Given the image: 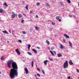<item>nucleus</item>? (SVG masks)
<instances>
[{"label":"nucleus","mask_w":79,"mask_h":79,"mask_svg":"<svg viewBox=\"0 0 79 79\" xmlns=\"http://www.w3.org/2000/svg\"><path fill=\"white\" fill-rule=\"evenodd\" d=\"M7 66L9 68H11L12 65L13 69H11L10 72V77L11 79L15 78V76H18V65L13 60H10L7 62Z\"/></svg>","instance_id":"f257e3e1"},{"label":"nucleus","mask_w":79,"mask_h":79,"mask_svg":"<svg viewBox=\"0 0 79 79\" xmlns=\"http://www.w3.org/2000/svg\"><path fill=\"white\" fill-rule=\"evenodd\" d=\"M64 68H66H66H68V61H66L64 63Z\"/></svg>","instance_id":"f03ea898"},{"label":"nucleus","mask_w":79,"mask_h":79,"mask_svg":"<svg viewBox=\"0 0 79 79\" xmlns=\"http://www.w3.org/2000/svg\"><path fill=\"white\" fill-rule=\"evenodd\" d=\"M16 52H17L18 54V55H21V52H20L19 51V49H17L16 50H15Z\"/></svg>","instance_id":"7ed1b4c3"},{"label":"nucleus","mask_w":79,"mask_h":79,"mask_svg":"<svg viewBox=\"0 0 79 79\" xmlns=\"http://www.w3.org/2000/svg\"><path fill=\"white\" fill-rule=\"evenodd\" d=\"M12 13L13 15H11V17L12 18H15V12H13Z\"/></svg>","instance_id":"20e7f679"},{"label":"nucleus","mask_w":79,"mask_h":79,"mask_svg":"<svg viewBox=\"0 0 79 79\" xmlns=\"http://www.w3.org/2000/svg\"><path fill=\"white\" fill-rule=\"evenodd\" d=\"M25 70L26 72V74H27L29 73V70H28V69H27V68H25Z\"/></svg>","instance_id":"39448f33"},{"label":"nucleus","mask_w":79,"mask_h":79,"mask_svg":"<svg viewBox=\"0 0 79 79\" xmlns=\"http://www.w3.org/2000/svg\"><path fill=\"white\" fill-rule=\"evenodd\" d=\"M64 36L65 37H66V38H67V39H68V38H69V36L67 35L66 34H64Z\"/></svg>","instance_id":"423d86ee"},{"label":"nucleus","mask_w":79,"mask_h":79,"mask_svg":"<svg viewBox=\"0 0 79 79\" xmlns=\"http://www.w3.org/2000/svg\"><path fill=\"white\" fill-rule=\"evenodd\" d=\"M46 6L47 8H50V6L49 5V4H48V3H46Z\"/></svg>","instance_id":"0eeeda50"},{"label":"nucleus","mask_w":79,"mask_h":79,"mask_svg":"<svg viewBox=\"0 0 79 79\" xmlns=\"http://www.w3.org/2000/svg\"><path fill=\"white\" fill-rule=\"evenodd\" d=\"M0 13H4V11L2 9H0Z\"/></svg>","instance_id":"6e6552de"},{"label":"nucleus","mask_w":79,"mask_h":79,"mask_svg":"<svg viewBox=\"0 0 79 79\" xmlns=\"http://www.w3.org/2000/svg\"><path fill=\"white\" fill-rule=\"evenodd\" d=\"M47 62H48V60H46L44 61V64H45V65H46V64H47Z\"/></svg>","instance_id":"1a4fd4ad"},{"label":"nucleus","mask_w":79,"mask_h":79,"mask_svg":"<svg viewBox=\"0 0 79 79\" xmlns=\"http://www.w3.org/2000/svg\"><path fill=\"white\" fill-rule=\"evenodd\" d=\"M32 50L34 52V53H36H36H37V51L35 49H33Z\"/></svg>","instance_id":"9d476101"},{"label":"nucleus","mask_w":79,"mask_h":79,"mask_svg":"<svg viewBox=\"0 0 79 79\" xmlns=\"http://www.w3.org/2000/svg\"><path fill=\"white\" fill-rule=\"evenodd\" d=\"M69 64L70 65H73V62H72L71 60H70L69 61Z\"/></svg>","instance_id":"9b49d317"},{"label":"nucleus","mask_w":79,"mask_h":79,"mask_svg":"<svg viewBox=\"0 0 79 79\" xmlns=\"http://www.w3.org/2000/svg\"><path fill=\"white\" fill-rule=\"evenodd\" d=\"M64 46H63V45H60V48L61 49H64Z\"/></svg>","instance_id":"f8f14e48"},{"label":"nucleus","mask_w":79,"mask_h":79,"mask_svg":"<svg viewBox=\"0 0 79 79\" xmlns=\"http://www.w3.org/2000/svg\"><path fill=\"white\" fill-rule=\"evenodd\" d=\"M57 55L58 56L59 58H60V57H62V55L61 54H58Z\"/></svg>","instance_id":"ddd939ff"},{"label":"nucleus","mask_w":79,"mask_h":79,"mask_svg":"<svg viewBox=\"0 0 79 79\" xmlns=\"http://www.w3.org/2000/svg\"><path fill=\"white\" fill-rule=\"evenodd\" d=\"M2 32H3V33H4L5 34H8V33L6 31H3Z\"/></svg>","instance_id":"4468645a"},{"label":"nucleus","mask_w":79,"mask_h":79,"mask_svg":"<svg viewBox=\"0 0 79 79\" xmlns=\"http://www.w3.org/2000/svg\"><path fill=\"white\" fill-rule=\"evenodd\" d=\"M21 17H22V15H21V14H19V18H21Z\"/></svg>","instance_id":"2eb2a0df"},{"label":"nucleus","mask_w":79,"mask_h":79,"mask_svg":"<svg viewBox=\"0 0 79 79\" xmlns=\"http://www.w3.org/2000/svg\"><path fill=\"white\" fill-rule=\"evenodd\" d=\"M31 47V45L30 44L28 45V49H30V48Z\"/></svg>","instance_id":"dca6fc26"},{"label":"nucleus","mask_w":79,"mask_h":79,"mask_svg":"<svg viewBox=\"0 0 79 79\" xmlns=\"http://www.w3.org/2000/svg\"><path fill=\"white\" fill-rule=\"evenodd\" d=\"M35 29H36V30H38L39 29V28L37 26H36L35 27Z\"/></svg>","instance_id":"f3484780"},{"label":"nucleus","mask_w":79,"mask_h":79,"mask_svg":"<svg viewBox=\"0 0 79 79\" xmlns=\"http://www.w3.org/2000/svg\"><path fill=\"white\" fill-rule=\"evenodd\" d=\"M56 19H57V20L59 19H60V17L58 16H56Z\"/></svg>","instance_id":"a211bd4d"},{"label":"nucleus","mask_w":79,"mask_h":79,"mask_svg":"<svg viewBox=\"0 0 79 79\" xmlns=\"http://www.w3.org/2000/svg\"><path fill=\"white\" fill-rule=\"evenodd\" d=\"M46 42L47 44H48V45H49V44H50V42H49V41L47 40H46Z\"/></svg>","instance_id":"6ab92c4d"},{"label":"nucleus","mask_w":79,"mask_h":79,"mask_svg":"<svg viewBox=\"0 0 79 79\" xmlns=\"http://www.w3.org/2000/svg\"><path fill=\"white\" fill-rule=\"evenodd\" d=\"M1 59L2 60H4V57H3V56H2L1 58Z\"/></svg>","instance_id":"aec40b11"},{"label":"nucleus","mask_w":79,"mask_h":79,"mask_svg":"<svg viewBox=\"0 0 79 79\" xmlns=\"http://www.w3.org/2000/svg\"><path fill=\"white\" fill-rule=\"evenodd\" d=\"M34 64V61H31V66H32V67H33V64Z\"/></svg>","instance_id":"412c9836"},{"label":"nucleus","mask_w":79,"mask_h":79,"mask_svg":"<svg viewBox=\"0 0 79 79\" xmlns=\"http://www.w3.org/2000/svg\"><path fill=\"white\" fill-rule=\"evenodd\" d=\"M3 5H4V6H8L7 5V4L6 2H5V3L3 4Z\"/></svg>","instance_id":"4be33fe9"},{"label":"nucleus","mask_w":79,"mask_h":79,"mask_svg":"<svg viewBox=\"0 0 79 79\" xmlns=\"http://www.w3.org/2000/svg\"><path fill=\"white\" fill-rule=\"evenodd\" d=\"M67 2L69 3H71V1L70 0H67Z\"/></svg>","instance_id":"5701e85b"},{"label":"nucleus","mask_w":79,"mask_h":79,"mask_svg":"<svg viewBox=\"0 0 79 79\" xmlns=\"http://www.w3.org/2000/svg\"><path fill=\"white\" fill-rule=\"evenodd\" d=\"M28 53L29 55H32V53H31V52H28Z\"/></svg>","instance_id":"b1692460"},{"label":"nucleus","mask_w":79,"mask_h":79,"mask_svg":"<svg viewBox=\"0 0 79 79\" xmlns=\"http://www.w3.org/2000/svg\"><path fill=\"white\" fill-rule=\"evenodd\" d=\"M69 44H70L69 45V47H72V46L71 45V42H69Z\"/></svg>","instance_id":"393cba45"},{"label":"nucleus","mask_w":79,"mask_h":79,"mask_svg":"<svg viewBox=\"0 0 79 79\" xmlns=\"http://www.w3.org/2000/svg\"><path fill=\"white\" fill-rule=\"evenodd\" d=\"M63 41L64 43H66V40H65L64 39H63Z\"/></svg>","instance_id":"a878e982"},{"label":"nucleus","mask_w":79,"mask_h":79,"mask_svg":"<svg viewBox=\"0 0 79 79\" xmlns=\"http://www.w3.org/2000/svg\"><path fill=\"white\" fill-rule=\"evenodd\" d=\"M36 5L37 6H39V5H40V3L39 2H38L36 3Z\"/></svg>","instance_id":"bb28decb"},{"label":"nucleus","mask_w":79,"mask_h":79,"mask_svg":"<svg viewBox=\"0 0 79 79\" xmlns=\"http://www.w3.org/2000/svg\"><path fill=\"white\" fill-rule=\"evenodd\" d=\"M42 72L43 73V74H45V71H44V70H42Z\"/></svg>","instance_id":"cd10ccee"},{"label":"nucleus","mask_w":79,"mask_h":79,"mask_svg":"<svg viewBox=\"0 0 79 79\" xmlns=\"http://www.w3.org/2000/svg\"><path fill=\"white\" fill-rule=\"evenodd\" d=\"M50 52H51V53L52 54V55H54V53H53V52H52V51H51Z\"/></svg>","instance_id":"c85d7f7f"},{"label":"nucleus","mask_w":79,"mask_h":79,"mask_svg":"<svg viewBox=\"0 0 79 79\" xmlns=\"http://www.w3.org/2000/svg\"><path fill=\"white\" fill-rule=\"evenodd\" d=\"M51 50H53V49H54V48H54V47L53 46L51 48Z\"/></svg>","instance_id":"c756f323"},{"label":"nucleus","mask_w":79,"mask_h":79,"mask_svg":"<svg viewBox=\"0 0 79 79\" xmlns=\"http://www.w3.org/2000/svg\"><path fill=\"white\" fill-rule=\"evenodd\" d=\"M60 5H61V6H63V4L62 3V2H60Z\"/></svg>","instance_id":"7c9ffc66"},{"label":"nucleus","mask_w":79,"mask_h":79,"mask_svg":"<svg viewBox=\"0 0 79 79\" xmlns=\"http://www.w3.org/2000/svg\"><path fill=\"white\" fill-rule=\"evenodd\" d=\"M23 34H26V32L25 31H23Z\"/></svg>","instance_id":"2f4dec72"},{"label":"nucleus","mask_w":79,"mask_h":79,"mask_svg":"<svg viewBox=\"0 0 79 79\" xmlns=\"http://www.w3.org/2000/svg\"><path fill=\"white\" fill-rule=\"evenodd\" d=\"M67 78L68 79H71V77L70 76L68 77Z\"/></svg>","instance_id":"473e14b6"},{"label":"nucleus","mask_w":79,"mask_h":79,"mask_svg":"<svg viewBox=\"0 0 79 79\" xmlns=\"http://www.w3.org/2000/svg\"><path fill=\"white\" fill-rule=\"evenodd\" d=\"M25 8L26 9V10H28V8H27V6H26L25 7Z\"/></svg>","instance_id":"72a5a7b5"},{"label":"nucleus","mask_w":79,"mask_h":79,"mask_svg":"<svg viewBox=\"0 0 79 79\" xmlns=\"http://www.w3.org/2000/svg\"><path fill=\"white\" fill-rule=\"evenodd\" d=\"M77 73H79V69H77Z\"/></svg>","instance_id":"f704fd0d"},{"label":"nucleus","mask_w":79,"mask_h":79,"mask_svg":"<svg viewBox=\"0 0 79 79\" xmlns=\"http://www.w3.org/2000/svg\"><path fill=\"white\" fill-rule=\"evenodd\" d=\"M19 42H20V43H21V42H22V41H21V40H19Z\"/></svg>","instance_id":"c9c22d12"},{"label":"nucleus","mask_w":79,"mask_h":79,"mask_svg":"<svg viewBox=\"0 0 79 79\" xmlns=\"http://www.w3.org/2000/svg\"><path fill=\"white\" fill-rule=\"evenodd\" d=\"M38 71L40 72L41 71V70H40V69H38Z\"/></svg>","instance_id":"e433bc0d"},{"label":"nucleus","mask_w":79,"mask_h":79,"mask_svg":"<svg viewBox=\"0 0 79 79\" xmlns=\"http://www.w3.org/2000/svg\"><path fill=\"white\" fill-rule=\"evenodd\" d=\"M37 76H39V77H40V74H37Z\"/></svg>","instance_id":"4c0bfd02"},{"label":"nucleus","mask_w":79,"mask_h":79,"mask_svg":"<svg viewBox=\"0 0 79 79\" xmlns=\"http://www.w3.org/2000/svg\"><path fill=\"white\" fill-rule=\"evenodd\" d=\"M52 25H55V23H53V22H52Z\"/></svg>","instance_id":"58836bf2"},{"label":"nucleus","mask_w":79,"mask_h":79,"mask_svg":"<svg viewBox=\"0 0 79 79\" xmlns=\"http://www.w3.org/2000/svg\"><path fill=\"white\" fill-rule=\"evenodd\" d=\"M23 15H24V16H26H26H26V14H23Z\"/></svg>","instance_id":"ea45409f"},{"label":"nucleus","mask_w":79,"mask_h":79,"mask_svg":"<svg viewBox=\"0 0 79 79\" xmlns=\"http://www.w3.org/2000/svg\"><path fill=\"white\" fill-rule=\"evenodd\" d=\"M21 23H24V20H21Z\"/></svg>","instance_id":"a19ab883"},{"label":"nucleus","mask_w":79,"mask_h":79,"mask_svg":"<svg viewBox=\"0 0 79 79\" xmlns=\"http://www.w3.org/2000/svg\"><path fill=\"white\" fill-rule=\"evenodd\" d=\"M50 60L51 61H52V60H52V59H50V58H49Z\"/></svg>","instance_id":"79ce46f5"},{"label":"nucleus","mask_w":79,"mask_h":79,"mask_svg":"<svg viewBox=\"0 0 79 79\" xmlns=\"http://www.w3.org/2000/svg\"><path fill=\"white\" fill-rule=\"evenodd\" d=\"M30 32H32V29H30Z\"/></svg>","instance_id":"37998d69"},{"label":"nucleus","mask_w":79,"mask_h":79,"mask_svg":"<svg viewBox=\"0 0 79 79\" xmlns=\"http://www.w3.org/2000/svg\"><path fill=\"white\" fill-rule=\"evenodd\" d=\"M36 17L37 18H38V17H39V16L37 15H36Z\"/></svg>","instance_id":"c03bdc74"},{"label":"nucleus","mask_w":79,"mask_h":79,"mask_svg":"<svg viewBox=\"0 0 79 79\" xmlns=\"http://www.w3.org/2000/svg\"><path fill=\"white\" fill-rule=\"evenodd\" d=\"M55 0H52V2L53 3H54L55 2Z\"/></svg>","instance_id":"a18cd8bd"},{"label":"nucleus","mask_w":79,"mask_h":79,"mask_svg":"<svg viewBox=\"0 0 79 79\" xmlns=\"http://www.w3.org/2000/svg\"><path fill=\"white\" fill-rule=\"evenodd\" d=\"M37 48H38V49H40V47H37Z\"/></svg>","instance_id":"49530a36"},{"label":"nucleus","mask_w":79,"mask_h":79,"mask_svg":"<svg viewBox=\"0 0 79 79\" xmlns=\"http://www.w3.org/2000/svg\"><path fill=\"white\" fill-rule=\"evenodd\" d=\"M15 16H18V15L17 14H15Z\"/></svg>","instance_id":"de8ad7c7"},{"label":"nucleus","mask_w":79,"mask_h":79,"mask_svg":"<svg viewBox=\"0 0 79 79\" xmlns=\"http://www.w3.org/2000/svg\"><path fill=\"white\" fill-rule=\"evenodd\" d=\"M59 21H60V22L61 21V19H59Z\"/></svg>","instance_id":"09e8293b"},{"label":"nucleus","mask_w":79,"mask_h":79,"mask_svg":"<svg viewBox=\"0 0 79 79\" xmlns=\"http://www.w3.org/2000/svg\"><path fill=\"white\" fill-rule=\"evenodd\" d=\"M53 52H54V53H55V54H56V52L53 51Z\"/></svg>","instance_id":"8fccbe9b"},{"label":"nucleus","mask_w":79,"mask_h":79,"mask_svg":"<svg viewBox=\"0 0 79 79\" xmlns=\"http://www.w3.org/2000/svg\"><path fill=\"white\" fill-rule=\"evenodd\" d=\"M30 13H32V11L31 10V11H30Z\"/></svg>","instance_id":"3c124183"},{"label":"nucleus","mask_w":79,"mask_h":79,"mask_svg":"<svg viewBox=\"0 0 79 79\" xmlns=\"http://www.w3.org/2000/svg\"><path fill=\"white\" fill-rule=\"evenodd\" d=\"M70 18H72V15H70Z\"/></svg>","instance_id":"603ef678"},{"label":"nucleus","mask_w":79,"mask_h":79,"mask_svg":"<svg viewBox=\"0 0 79 79\" xmlns=\"http://www.w3.org/2000/svg\"><path fill=\"white\" fill-rule=\"evenodd\" d=\"M35 77H36L37 78V75L35 74Z\"/></svg>","instance_id":"864d4df0"},{"label":"nucleus","mask_w":79,"mask_h":79,"mask_svg":"<svg viewBox=\"0 0 79 79\" xmlns=\"http://www.w3.org/2000/svg\"><path fill=\"white\" fill-rule=\"evenodd\" d=\"M10 32V33H11V31L10 30L9 31Z\"/></svg>","instance_id":"5fc2aeb1"},{"label":"nucleus","mask_w":79,"mask_h":79,"mask_svg":"<svg viewBox=\"0 0 79 79\" xmlns=\"http://www.w3.org/2000/svg\"><path fill=\"white\" fill-rule=\"evenodd\" d=\"M2 74V72L0 71V74Z\"/></svg>","instance_id":"6e6d98bb"},{"label":"nucleus","mask_w":79,"mask_h":79,"mask_svg":"<svg viewBox=\"0 0 79 79\" xmlns=\"http://www.w3.org/2000/svg\"><path fill=\"white\" fill-rule=\"evenodd\" d=\"M48 49H49V50H50V48H48Z\"/></svg>","instance_id":"4d7b16f0"},{"label":"nucleus","mask_w":79,"mask_h":79,"mask_svg":"<svg viewBox=\"0 0 79 79\" xmlns=\"http://www.w3.org/2000/svg\"><path fill=\"white\" fill-rule=\"evenodd\" d=\"M78 6H79V3H78Z\"/></svg>","instance_id":"13d9d810"},{"label":"nucleus","mask_w":79,"mask_h":79,"mask_svg":"<svg viewBox=\"0 0 79 79\" xmlns=\"http://www.w3.org/2000/svg\"><path fill=\"white\" fill-rule=\"evenodd\" d=\"M55 37H56V35H55Z\"/></svg>","instance_id":"bf43d9fd"},{"label":"nucleus","mask_w":79,"mask_h":79,"mask_svg":"<svg viewBox=\"0 0 79 79\" xmlns=\"http://www.w3.org/2000/svg\"><path fill=\"white\" fill-rule=\"evenodd\" d=\"M2 50H3V49H2Z\"/></svg>","instance_id":"052dcab7"},{"label":"nucleus","mask_w":79,"mask_h":79,"mask_svg":"<svg viewBox=\"0 0 79 79\" xmlns=\"http://www.w3.org/2000/svg\"><path fill=\"white\" fill-rule=\"evenodd\" d=\"M74 11H75V10L74 9Z\"/></svg>","instance_id":"680f3d73"},{"label":"nucleus","mask_w":79,"mask_h":79,"mask_svg":"<svg viewBox=\"0 0 79 79\" xmlns=\"http://www.w3.org/2000/svg\"><path fill=\"white\" fill-rule=\"evenodd\" d=\"M13 31V32H15V31Z\"/></svg>","instance_id":"e2e57ef3"},{"label":"nucleus","mask_w":79,"mask_h":79,"mask_svg":"<svg viewBox=\"0 0 79 79\" xmlns=\"http://www.w3.org/2000/svg\"><path fill=\"white\" fill-rule=\"evenodd\" d=\"M0 21H1V20H0Z\"/></svg>","instance_id":"0e129e2a"},{"label":"nucleus","mask_w":79,"mask_h":79,"mask_svg":"<svg viewBox=\"0 0 79 79\" xmlns=\"http://www.w3.org/2000/svg\"><path fill=\"white\" fill-rule=\"evenodd\" d=\"M14 34V35H15V34Z\"/></svg>","instance_id":"69168bd1"},{"label":"nucleus","mask_w":79,"mask_h":79,"mask_svg":"<svg viewBox=\"0 0 79 79\" xmlns=\"http://www.w3.org/2000/svg\"><path fill=\"white\" fill-rule=\"evenodd\" d=\"M72 79H73V78H72Z\"/></svg>","instance_id":"338daca9"}]
</instances>
